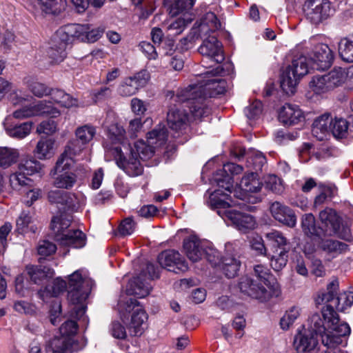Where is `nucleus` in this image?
<instances>
[{
	"label": "nucleus",
	"mask_w": 353,
	"mask_h": 353,
	"mask_svg": "<svg viewBox=\"0 0 353 353\" xmlns=\"http://www.w3.org/2000/svg\"><path fill=\"white\" fill-rule=\"evenodd\" d=\"M336 285L331 283L327 286L328 291L319 293L315 299L316 305L326 304L322 310L323 319L319 314H313L310 319V327L321 335L322 343L327 348L326 353H343L338 346L351 332L349 325L340 321L334 310L336 308Z\"/></svg>",
	"instance_id": "1"
},
{
	"label": "nucleus",
	"mask_w": 353,
	"mask_h": 353,
	"mask_svg": "<svg viewBox=\"0 0 353 353\" xmlns=\"http://www.w3.org/2000/svg\"><path fill=\"white\" fill-rule=\"evenodd\" d=\"M223 69L218 65L214 70L207 71L198 80V83L189 85L178 91L174 101L188 102L194 119H201L208 114L210 110L205 103L207 97L220 94L225 91L226 82L216 75H222Z\"/></svg>",
	"instance_id": "2"
},
{
	"label": "nucleus",
	"mask_w": 353,
	"mask_h": 353,
	"mask_svg": "<svg viewBox=\"0 0 353 353\" xmlns=\"http://www.w3.org/2000/svg\"><path fill=\"white\" fill-rule=\"evenodd\" d=\"M256 280L245 276L239 282V288L244 294L261 301H265L271 296H279L281 289L270 270L263 265L254 268Z\"/></svg>",
	"instance_id": "3"
},
{
	"label": "nucleus",
	"mask_w": 353,
	"mask_h": 353,
	"mask_svg": "<svg viewBox=\"0 0 353 353\" xmlns=\"http://www.w3.org/2000/svg\"><path fill=\"white\" fill-rule=\"evenodd\" d=\"M208 205L216 210L217 214L224 220L229 221L239 230L246 232L255 228L256 223L254 216L230 209L232 199L228 193H223L221 190H216L209 195Z\"/></svg>",
	"instance_id": "4"
},
{
	"label": "nucleus",
	"mask_w": 353,
	"mask_h": 353,
	"mask_svg": "<svg viewBox=\"0 0 353 353\" xmlns=\"http://www.w3.org/2000/svg\"><path fill=\"white\" fill-rule=\"evenodd\" d=\"M81 150V146H77V141H71L68 144L65 151L50 172L53 187L61 190H70L75 185L78 177L72 170L73 157Z\"/></svg>",
	"instance_id": "5"
},
{
	"label": "nucleus",
	"mask_w": 353,
	"mask_h": 353,
	"mask_svg": "<svg viewBox=\"0 0 353 353\" xmlns=\"http://www.w3.org/2000/svg\"><path fill=\"white\" fill-rule=\"evenodd\" d=\"M68 299L73 305L72 312L77 318H81L85 312V301L90 293L94 281L85 269H80L69 276Z\"/></svg>",
	"instance_id": "6"
},
{
	"label": "nucleus",
	"mask_w": 353,
	"mask_h": 353,
	"mask_svg": "<svg viewBox=\"0 0 353 353\" xmlns=\"http://www.w3.org/2000/svg\"><path fill=\"white\" fill-rule=\"evenodd\" d=\"M31 97L24 95L21 91L14 92L10 95V102L14 106L19 108L14 111V116L19 119L30 117L48 115L51 117H57L60 111L52 105L50 101H40L38 103L28 105Z\"/></svg>",
	"instance_id": "7"
},
{
	"label": "nucleus",
	"mask_w": 353,
	"mask_h": 353,
	"mask_svg": "<svg viewBox=\"0 0 353 353\" xmlns=\"http://www.w3.org/2000/svg\"><path fill=\"white\" fill-rule=\"evenodd\" d=\"M194 3V0H164V6L172 16L181 14V16L171 19L166 30L168 35L175 37L181 34L192 22V17L188 12Z\"/></svg>",
	"instance_id": "8"
},
{
	"label": "nucleus",
	"mask_w": 353,
	"mask_h": 353,
	"mask_svg": "<svg viewBox=\"0 0 353 353\" xmlns=\"http://www.w3.org/2000/svg\"><path fill=\"white\" fill-rule=\"evenodd\" d=\"M71 220L66 215H60L52 219L51 229L55 240L61 245L81 248L85 245V236L79 230H68Z\"/></svg>",
	"instance_id": "9"
},
{
	"label": "nucleus",
	"mask_w": 353,
	"mask_h": 353,
	"mask_svg": "<svg viewBox=\"0 0 353 353\" xmlns=\"http://www.w3.org/2000/svg\"><path fill=\"white\" fill-rule=\"evenodd\" d=\"M118 310L122 319L125 318V313L132 312L129 325L130 334L132 336H141L146 327L148 315L137 301L121 294L118 302Z\"/></svg>",
	"instance_id": "10"
},
{
	"label": "nucleus",
	"mask_w": 353,
	"mask_h": 353,
	"mask_svg": "<svg viewBox=\"0 0 353 353\" xmlns=\"http://www.w3.org/2000/svg\"><path fill=\"white\" fill-rule=\"evenodd\" d=\"M224 256L220 258L219 253L216 250H210L208 252V261L214 266H217L228 278H233L238 274L241 262L239 254L232 252L230 243L225 245Z\"/></svg>",
	"instance_id": "11"
},
{
	"label": "nucleus",
	"mask_w": 353,
	"mask_h": 353,
	"mask_svg": "<svg viewBox=\"0 0 353 353\" xmlns=\"http://www.w3.org/2000/svg\"><path fill=\"white\" fill-rule=\"evenodd\" d=\"M168 137L167 130L163 125H158L154 130L149 132L147 135L148 144L143 141L139 140L131 147L128 144V151L134 150L137 157L145 160L152 157L154 152V145L159 146L165 143Z\"/></svg>",
	"instance_id": "12"
},
{
	"label": "nucleus",
	"mask_w": 353,
	"mask_h": 353,
	"mask_svg": "<svg viewBox=\"0 0 353 353\" xmlns=\"http://www.w3.org/2000/svg\"><path fill=\"white\" fill-rule=\"evenodd\" d=\"M103 32V28H93L90 24H70L59 30L57 34L62 40L66 41L72 39L82 42L94 43L101 37Z\"/></svg>",
	"instance_id": "13"
},
{
	"label": "nucleus",
	"mask_w": 353,
	"mask_h": 353,
	"mask_svg": "<svg viewBox=\"0 0 353 353\" xmlns=\"http://www.w3.org/2000/svg\"><path fill=\"white\" fill-rule=\"evenodd\" d=\"M104 147L114 156L118 167L128 175L137 176L142 174L143 166L139 158L134 156V150L130 149L129 152L128 150H124L120 147L110 146L107 143H104Z\"/></svg>",
	"instance_id": "14"
},
{
	"label": "nucleus",
	"mask_w": 353,
	"mask_h": 353,
	"mask_svg": "<svg viewBox=\"0 0 353 353\" xmlns=\"http://www.w3.org/2000/svg\"><path fill=\"white\" fill-rule=\"evenodd\" d=\"M158 277V270L153 264L148 263L143 273L128 283L126 295H135L138 298H143L148 296L150 292L151 286L146 282V280L154 279Z\"/></svg>",
	"instance_id": "15"
},
{
	"label": "nucleus",
	"mask_w": 353,
	"mask_h": 353,
	"mask_svg": "<svg viewBox=\"0 0 353 353\" xmlns=\"http://www.w3.org/2000/svg\"><path fill=\"white\" fill-rule=\"evenodd\" d=\"M319 218L324 228L323 234L329 236L337 234L339 237L350 241L351 232L350 228H343V232L339 231L341 219L336 211L332 208H325L319 212Z\"/></svg>",
	"instance_id": "16"
},
{
	"label": "nucleus",
	"mask_w": 353,
	"mask_h": 353,
	"mask_svg": "<svg viewBox=\"0 0 353 353\" xmlns=\"http://www.w3.org/2000/svg\"><path fill=\"white\" fill-rule=\"evenodd\" d=\"M262 183L255 172L245 174L241 179L239 187L236 188L232 193L234 196L248 203L257 202V198L251 195V193L260 191Z\"/></svg>",
	"instance_id": "17"
},
{
	"label": "nucleus",
	"mask_w": 353,
	"mask_h": 353,
	"mask_svg": "<svg viewBox=\"0 0 353 353\" xmlns=\"http://www.w3.org/2000/svg\"><path fill=\"white\" fill-rule=\"evenodd\" d=\"M306 17L313 23H319L330 15V4L327 0H307L303 5Z\"/></svg>",
	"instance_id": "18"
},
{
	"label": "nucleus",
	"mask_w": 353,
	"mask_h": 353,
	"mask_svg": "<svg viewBox=\"0 0 353 353\" xmlns=\"http://www.w3.org/2000/svg\"><path fill=\"white\" fill-rule=\"evenodd\" d=\"M243 171L241 165L234 163H228L223 165L222 170H219L214 180L217 182L219 188L223 193H228V198H231L230 194L232 193V175L239 174Z\"/></svg>",
	"instance_id": "19"
},
{
	"label": "nucleus",
	"mask_w": 353,
	"mask_h": 353,
	"mask_svg": "<svg viewBox=\"0 0 353 353\" xmlns=\"http://www.w3.org/2000/svg\"><path fill=\"white\" fill-rule=\"evenodd\" d=\"M28 7L37 15L57 14L65 10V0H28Z\"/></svg>",
	"instance_id": "20"
},
{
	"label": "nucleus",
	"mask_w": 353,
	"mask_h": 353,
	"mask_svg": "<svg viewBox=\"0 0 353 353\" xmlns=\"http://www.w3.org/2000/svg\"><path fill=\"white\" fill-rule=\"evenodd\" d=\"M199 52L216 63L224 60L223 46L214 35H207L204 37L202 44L199 48Z\"/></svg>",
	"instance_id": "21"
},
{
	"label": "nucleus",
	"mask_w": 353,
	"mask_h": 353,
	"mask_svg": "<svg viewBox=\"0 0 353 353\" xmlns=\"http://www.w3.org/2000/svg\"><path fill=\"white\" fill-rule=\"evenodd\" d=\"M221 28V23L214 13L207 12L198 23L196 22L191 30L192 39L203 38L210 32H214Z\"/></svg>",
	"instance_id": "22"
},
{
	"label": "nucleus",
	"mask_w": 353,
	"mask_h": 353,
	"mask_svg": "<svg viewBox=\"0 0 353 353\" xmlns=\"http://www.w3.org/2000/svg\"><path fill=\"white\" fill-rule=\"evenodd\" d=\"M148 79V74L146 72H141L133 77H127L120 83L118 92L122 97L132 96L140 88L146 85Z\"/></svg>",
	"instance_id": "23"
},
{
	"label": "nucleus",
	"mask_w": 353,
	"mask_h": 353,
	"mask_svg": "<svg viewBox=\"0 0 353 353\" xmlns=\"http://www.w3.org/2000/svg\"><path fill=\"white\" fill-rule=\"evenodd\" d=\"M183 249L187 257L192 262H196L205 254L208 259V252L212 248L205 249L204 243L194 235L184 239Z\"/></svg>",
	"instance_id": "24"
},
{
	"label": "nucleus",
	"mask_w": 353,
	"mask_h": 353,
	"mask_svg": "<svg viewBox=\"0 0 353 353\" xmlns=\"http://www.w3.org/2000/svg\"><path fill=\"white\" fill-rule=\"evenodd\" d=\"M270 210L272 216L278 222L289 228H294L296 225V216L288 206L279 201H274L271 204Z\"/></svg>",
	"instance_id": "25"
},
{
	"label": "nucleus",
	"mask_w": 353,
	"mask_h": 353,
	"mask_svg": "<svg viewBox=\"0 0 353 353\" xmlns=\"http://www.w3.org/2000/svg\"><path fill=\"white\" fill-rule=\"evenodd\" d=\"M314 68L324 70L332 64L334 54L330 47L324 43L316 45L313 50Z\"/></svg>",
	"instance_id": "26"
},
{
	"label": "nucleus",
	"mask_w": 353,
	"mask_h": 353,
	"mask_svg": "<svg viewBox=\"0 0 353 353\" xmlns=\"http://www.w3.org/2000/svg\"><path fill=\"white\" fill-rule=\"evenodd\" d=\"M14 119L17 118L14 116V112L5 119L3 126L6 133L15 139H21L26 137L32 131L33 123L27 121L17 124L14 122Z\"/></svg>",
	"instance_id": "27"
},
{
	"label": "nucleus",
	"mask_w": 353,
	"mask_h": 353,
	"mask_svg": "<svg viewBox=\"0 0 353 353\" xmlns=\"http://www.w3.org/2000/svg\"><path fill=\"white\" fill-rule=\"evenodd\" d=\"M77 346L75 339L57 336L46 343L45 353H72Z\"/></svg>",
	"instance_id": "28"
},
{
	"label": "nucleus",
	"mask_w": 353,
	"mask_h": 353,
	"mask_svg": "<svg viewBox=\"0 0 353 353\" xmlns=\"http://www.w3.org/2000/svg\"><path fill=\"white\" fill-rule=\"evenodd\" d=\"M158 262L161 267L170 271L176 272L174 268L171 269L174 266L181 271L188 270V265L184 261L181 260L179 252L173 250L161 252L158 256Z\"/></svg>",
	"instance_id": "29"
},
{
	"label": "nucleus",
	"mask_w": 353,
	"mask_h": 353,
	"mask_svg": "<svg viewBox=\"0 0 353 353\" xmlns=\"http://www.w3.org/2000/svg\"><path fill=\"white\" fill-rule=\"evenodd\" d=\"M314 334L321 336L319 333L312 331L310 326L307 331L300 332L296 334L294 339L295 349L301 352H310L313 350L318 343Z\"/></svg>",
	"instance_id": "30"
},
{
	"label": "nucleus",
	"mask_w": 353,
	"mask_h": 353,
	"mask_svg": "<svg viewBox=\"0 0 353 353\" xmlns=\"http://www.w3.org/2000/svg\"><path fill=\"white\" fill-rule=\"evenodd\" d=\"M279 119L285 125H292L303 121L304 116L299 106L285 103L279 111Z\"/></svg>",
	"instance_id": "31"
},
{
	"label": "nucleus",
	"mask_w": 353,
	"mask_h": 353,
	"mask_svg": "<svg viewBox=\"0 0 353 353\" xmlns=\"http://www.w3.org/2000/svg\"><path fill=\"white\" fill-rule=\"evenodd\" d=\"M167 121L169 127L172 130L179 131L187 125L188 114L185 110L178 107L172 108L168 112Z\"/></svg>",
	"instance_id": "32"
},
{
	"label": "nucleus",
	"mask_w": 353,
	"mask_h": 353,
	"mask_svg": "<svg viewBox=\"0 0 353 353\" xmlns=\"http://www.w3.org/2000/svg\"><path fill=\"white\" fill-rule=\"evenodd\" d=\"M26 271L30 279L36 284H42L52 278L54 271L43 265H28Z\"/></svg>",
	"instance_id": "33"
},
{
	"label": "nucleus",
	"mask_w": 353,
	"mask_h": 353,
	"mask_svg": "<svg viewBox=\"0 0 353 353\" xmlns=\"http://www.w3.org/2000/svg\"><path fill=\"white\" fill-rule=\"evenodd\" d=\"M332 118L329 114H323L315 119L312 125V134L319 141L326 138L331 132Z\"/></svg>",
	"instance_id": "34"
},
{
	"label": "nucleus",
	"mask_w": 353,
	"mask_h": 353,
	"mask_svg": "<svg viewBox=\"0 0 353 353\" xmlns=\"http://www.w3.org/2000/svg\"><path fill=\"white\" fill-rule=\"evenodd\" d=\"M290 248H271L266 256L270 259V265L275 271L282 270L288 261Z\"/></svg>",
	"instance_id": "35"
},
{
	"label": "nucleus",
	"mask_w": 353,
	"mask_h": 353,
	"mask_svg": "<svg viewBox=\"0 0 353 353\" xmlns=\"http://www.w3.org/2000/svg\"><path fill=\"white\" fill-rule=\"evenodd\" d=\"M54 141L50 138H42L34 150V155L41 160L49 159L55 153Z\"/></svg>",
	"instance_id": "36"
},
{
	"label": "nucleus",
	"mask_w": 353,
	"mask_h": 353,
	"mask_svg": "<svg viewBox=\"0 0 353 353\" xmlns=\"http://www.w3.org/2000/svg\"><path fill=\"white\" fill-rule=\"evenodd\" d=\"M319 247L332 257H336L348 250V245L346 243L332 239L322 240L319 243Z\"/></svg>",
	"instance_id": "37"
},
{
	"label": "nucleus",
	"mask_w": 353,
	"mask_h": 353,
	"mask_svg": "<svg viewBox=\"0 0 353 353\" xmlns=\"http://www.w3.org/2000/svg\"><path fill=\"white\" fill-rule=\"evenodd\" d=\"M108 138L112 144H121V148L124 150H128L127 146L128 143H126L125 131L124 128L117 124H112L109 126L108 130ZM121 148V146H119Z\"/></svg>",
	"instance_id": "38"
},
{
	"label": "nucleus",
	"mask_w": 353,
	"mask_h": 353,
	"mask_svg": "<svg viewBox=\"0 0 353 353\" xmlns=\"http://www.w3.org/2000/svg\"><path fill=\"white\" fill-rule=\"evenodd\" d=\"M300 79L299 77H296L295 74L292 73V71L287 68L281 76L280 84L281 89L287 94H294Z\"/></svg>",
	"instance_id": "39"
},
{
	"label": "nucleus",
	"mask_w": 353,
	"mask_h": 353,
	"mask_svg": "<svg viewBox=\"0 0 353 353\" xmlns=\"http://www.w3.org/2000/svg\"><path fill=\"white\" fill-rule=\"evenodd\" d=\"M310 63V59L305 56L300 55L295 57L288 68L292 71V73L295 74L296 77L301 78L309 72Z\"/></svg>",
	"instance_id": "40"
},
{
	"label": "nucleus",
	"mask_w": 353,
	"mask_h": 353,
	"mask_svg": "<svg viewBox=\"0 0 353 353\" xmlns=\"http://www.w3.org/2000/svg\"><path fill=\"white\" fill-rule=\"evenodd\" d=\"M50 97L55 103L66 108L78 107L79 105V101L76 98L61 90L52 89Z\"/></svg>",
	"instance_id": "41"
},
{
	"label": "nucleus",
	"mask_w": 353,
	"mask_h": 353,
	"mask_svg": "<svg viewBox=\"0 0 353 353\" xmlns=\"http://www.w3.org/2000/svg\"><path fill=\"white\" fill-rule=\"evenodd\" d=\"M327 83L330 90L341 85L346 80L347 74L344 68H334L326 74H324Z\"/></svg>",
	"instance_id": "42"
},
{
	"label": "nucleus",
	"mask_w": 353,
	"mask_h": 353,
	"mask_svg": "<svg viewBox=\"0 0 353 353\" xmlns=\"http://www.w3.org/2000/svg\"><path fill=\"white\" fill-rule=\"evenodd\" d=\"M301 226L304 233L310 237H319L323 234V228H316L315 217L311 213L303 216Z\"/></svg>",
	"instance_id": "43"
},
{
	"label": "nucleus",
	"mask_w": 353,
	"mask_h": 353,
	"mask_svg": "<svg viewBox=\"0 0 353 353\" xmlns=\"http://www.w3.org/2000/svg\"><path fill=\"white\" fill-rule=\"evenodd\" d=\"M30 182L31 180L26 176L25 173L18 169L17 171L12 173L9 176L8 188H10V194L13 190H21L22 188L28 185Z\"/></svg>",
	"instance_id": "44"
},
{
	"label": "nucleus",
	"mask_w": 353,
	"mask_h": 353,
	"mask_svg": "<svg viewBox=\"0 0 353 353\" xmlns=\"http://www.w3.org/2000/svg\"><path fill=\"white\" fill-rule=\"evenodd\" d=\"M19 153L17 149L1 147L0 148V167L7 168L17 162Z\"/></svg>",
	"instance_id": "45"
},
{
	"label": "nucleus",
	"mask_w": 353,
	"mask_h": 353,
	"mask_svg": "<svg viewBox=\"0 0 353 353\" xmlns=\"http://www.w3.org/2000/svg\"><path fill=\"white\" fill-rule=\"evenodd\" d=\"M265 237L272 243L271 248H289V241L281 231L272 230Z\"/></svg>",
	"instance_id": "46"
},
{
	"label": "nucleus",
	"mask_w": 353,
	"mask_h": 353,
	"mask_svg": "<svg viewBox=\"0 0 353 353\" xmlns=\"http://www.w3.org/2000/svg\"><path fill=\"white\" fill-rule=\"evenodd\" d=\"M301 309L297 306H292L286 310L280 320L281 328L283 330H289L301 316Z\"/></svg>",
	"instance_id": "47"
},
{
	"label": "nucleus",
	"mask_w": 353,
	"mask_h": 353,
	"mask_svg": "<svg viewBox=\"0 0 353 353\" xmlns=\"http://www.w3.org/2000/svg\"><path fill=\"white\" fill-rule=\"evenodd\" d=\"M33 219L29 212L23 211L17 219V230L21 233L31 232L34 233L37 228L32 225Z\"/></svg>",
	"instance_id": "48"
},
{
	"label": "nucleus",
	"mask_w": 353,
	"mask_h": 353,
	"mask_svg": "<svg viewBox=\"0 0 353 353\" xmlns=\"http://www.w3.org/2000/svg\"><path fill=\"white\" fill-rule=\"evenodd\" d=\"M339 53L343 60L353 62V40L343 38L339 43Z\"/></svg>",
	"instance_id": "49"
},
{
	"label": "nucleus",
	"mask_w": 353,
	"mask_h": 353,
	"mask_svg": "<svg viewBox=\"0 0 353 353\" xmlns=\"http://www.w3.org/2000/svg\"><path fill=\"white\" fill-rule=\"evenodd\" d=\"M18 169L26 175H32L39 172L42 169L40 162L33 158L23 159L18 165Z\"/></svg>",
	"instance_id": "50"
},
{
	"label": "nucleus",
	"mask_w": 353,
	"mask_h": 353,
	"mask_svg": "<svg viewBox=\"0 0 353 353\" xmlns=\"http://www.w3.org/2000/svg\"><path fill=\"white\" fill-rule=\"evenodd\" d=\"M95 134V128L90 125H84L79 127L75 131L77 141H79L83 145L89 143L93 139Z\"/></svg>",
	"instance_id": "51"
},
{
	"label": "nucleus",
	"mask_w": 353,
	"mask_h": 353,
	"mask_svg": "<svg viewBox=\"0 0 353 353\" xmlns=\"http://www.w3.org/2000/svg\"><path fill=\"white\" fill-rule=\"evenodd\" d=\"M309 86L311 91L316 94H321L330 90L325 75L314 77L310 81Z\"/></svg>",
	"instance_id": "52"
},
{
	"label": "nucleus",
	"mask_w": 353,
	"mask_h": 353,
	"mask_svg": "<svg viewBox=\"0 0 353 353\" xmlns=\"http://www.w3.org/2000/svg\"><path fill=\"white\" fill-rule=\"evenodd\" d=\"M347 129L348 123L346 120L341 118H336L334 120L332 119L331 132L334 137L336 138L345 137Z\"/></svg>",
	"instance_id": "53"
},
{
	"label": "nucleus",
	"mask_w": 353,
	"mask_h": 353,
	"mask_svg": "<svg viewBox=\"0 0 353 353\" xmlns=\"http://www.w3.org/2000/svg\"><path fill=\"white\" fill-rule=\"evenodd\" d=\"M65 46L66 43L62 41L57 48L50 47L48 51L49 57L52 59V62L58 63L61 62L65 57Z\"/></svg>",
	"instance_id": "54"
},
{
	"label": "nucleus",
	"mask_w": 353,
	"mask_h": 353,
	"mask_svg": "<svg viewBox=\"0 0 353 353\" xmlns=\"http://www.w3.org/2000/svg\"><path fill=\"white\" fill-rule=\"evenodd\" d=\"M353 304V292H345L340 294L335 300V305L339 311L344 312Z\"/></svg>",
	"instance_id": "55"
},
{
	"label": "nucleus",
	"mask_w": 353,
	"mask_h": 353,
	"mask_svg": "<svg viewBox=\"0 0 353 353\" xmlns=\"http://www.w3.org/2000/svg\"><path fill=\"white\" fill-rule=\"evenodd\" d=\"M78 325L74 321H67L60 327V337L75 339L74 336L77 333Z\"/></svg>",
	"instance_id": "56"
},
{
	"label": "nucleus",
	"mask_w": 353,
	"mask_h": 353,
	"mask_svg": "<svg viewBox=\"0 0 353 353\" xmlns=\"http://www.w3.org/2000/svg\"><path fill=\"white\" fill-rule=\"evenodd\" d=\"M265 188L276 194H281L284 188L282 181L275 175H269L265 181Z\"/></svg>",
	"instance_id": "57"
},
{
	"label": "nucleus",
	"mask_w": 353,
	"mask_h": 353,
	"mask_svg": "<svg viewBox=\"0 0 353 353\" xmlns=\"http://www.w3.org/2000/svg\"><path fill=\"white\" fill-rule=\"evenodd\" d=\"M248 163L252 165L254 170L258 171L265 164L266 159L261 152L255 151L249 155Z\"/></svg>",
	"instance_id": "58"
},
{
	"label": "nucleus",
	"mask_w": 353,
	"mask_h": 353,
	"mask_svg": "<svg viewBox=\"0 0 353 353\" xmlns=\"http://www.w3.org/2000/svg\"><path fill=\"white\" fill-rule=\"evenodd\" d=\"M66 287L67 283L64 280L57 278L53 281L52 287L48 286L46 288V292L49 294L50 296H57L59 293L63 292Z\"/></svg>",
	"instance_id": "59"
},
{
	"label": "nucleus",
	"mask_w": 353,
	"mask_h": 353,
	"mask_svg": "<svg viewBox=\"0 0 353 353\" xmlns=\"http://www.w3.org/2000/svg\"><path fill=\"white\" fill-rule=\"evenodd\" d=\"M57 130V125L54 121L46 120L40 123L37 127L38 134H52Z\"/></svg>",
	"instance_id": "60"
},
{
	"label": "nucleus",
	"mask_w": 353,
	"mask_h": 353,
	"mask_svg": "<svg viewBox=\"0 0 353 353\" xmlns=\"http://www.w3.org/2000/svg\"><path fill=\"white\" fill-rule=\"evenodd\" d=\"M262 108L261 102L256 100L245 108V114L249 119H254L261 113Z\"/></svg>",
	"instance_id": "61"
},
{
	"label": "nucleus",
	"mask_w": 353,
	"mask_h": 353,
	"mask_svg": "<svg viewBox=\"0 0 353 353\" xmlns=\"http://www.w3.org/2000/svg\"><path fill=\"white\" fill-rule=\"evenodd\" d=\"M56 250V245L46 240L40 241L37 247L38 254L43 256H50L54 254Z\"/></svg>",
	"instance_id": "62"
},
{
	"label": "nucleus",
	"mask_w": 353,
	"mask_h": 353,
	"mask_svg": "<svg viewBox=\"0 0 353 353\" xmlns=\"http://www.w3.org/2000/svg\"><path fill=\"white\" fill-rule=\"evenodd\" d=\"M30 90L37 97H43L51 94L52 89L48 88L43 83L34 82L30 85Z\"/></svg>",
	"instance_id": "63"
},
{
	"label": "nucleus",
	"mask_w": 353,
	"mask_h": 353,
	"mask_svg": "<svg viewBox=\"0 0 353 353\" xmlns=\"http://www.w3.org/2000/svg\"><path fill=\"white\" fill-rule=\"evenodd\" d=\"M65 191L61 189L50 190L47 193L48 201L52 203H57L63 205L64 196H65Z\"/></svg>",
	"instance_id": "64"
}]
</instances>
